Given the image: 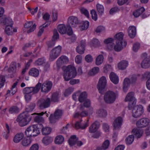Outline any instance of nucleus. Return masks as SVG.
Here are the masks:
<instances>
[{
	"label": "nucleus",
	"mask_w": 150,
	"mask_h": 150,
	"mask_svg": "<svg viewBox=\"0 0 150 150\" xmlns=\"http://www.w3.org/2000/svg\"><path fill=\"white\" fill-rule=\"evenodd\" d=\"M125 101H136V99L134 97V93L133 92H130L128 93L125 99Z\"/></svg>",
	"instance_id": "bb28decb"
},
{
	"label": "nucleus",
	"mask_w": 150,
	"mask_h": 150,
	"mask_svg": "<svg viewBox=\"0 0 150 150\" xmlns=\"http://www.w3.org/2000/svg\"><path fill=\"white\" fill-rule=\"evenodd\" d=\"M141 66L144 69L150 67V57H146L144 59L141 63Z\"/></svg>",
	"instance_id": "5701e85b"
},
{
	"label": "nucleus",
	"mask_w": 150,
	"mask_h": 150,
	"mask_svg": "<svg viewBox=\"0 0 150 150\" xmlns=\"http://www.w3.org/2000/svg\"><path fill=\"white\" fill-rule=\"evenodd\" d=\"M59 93L57 92L54 93L52 95L51 102H58L59 101Z\"/></svg>",
	"instance_id": "4c0bfd02"
},
{
	"label": "nucleus",
	"mask_w": 150,
	"mask_h": 150,
	"mask_svg": "<svg viewBox=\"0 0 150 150\" xmlns=\"http://www.w3.org/2000/svg\"><path fill=\"white\" fill-rule=\"evenodd\" d=\"M28 132V127L25 130V134L27 136L26 137H25L22 142V144L24 146H27L28 145V142L27 138L28 135H27V132Z\"/></svg>",
	"instance_id": "49530a36"
},
{
	"label": "nucleus",
	"mask_w": 150,
	"mask_h": 150,
	"mask_svg": "<svg viewBox=\"0 0 150 150\" xmlns=\"http://www.w3.org/2000/svg\"><path fill=\"white\" fill-rule=\"evenodd\" d=\"M82 57L81 55H78L76 56L75 59V61L76 63L79 64L82 61Z\"/></svg>",
	"instance_id": "338daca9"
},
{
	"label": "nucleus",
	"mask_w": 150,
	"mask_h": 150,
	"mask_svg": "<svg viewBox=\"0 0 150 150\" xmlns=\"http://www.w3.org/2000/svg\"><path fill=\"white\" fill-rule=\"evenodd\" d=\"M23 93L24 95V97L27 103L28 102V87L24 88L23 90Z\"/></svg>",
	"instance_id": "864d4df0"
},
{
	"label": "nucleus",
	"mask_w": 150,
	"mask_h": 150,
	"mask_svg": "<svg viewBox=\"0 0 150 150\" xmlns=\"http://www.w3.org/2000/svg\"><path fill=\"white\" fill-rule=\"evenodd\" d=\"M59 34L56 29H55L54 30V34L52 37V40L55 41V40L59 39Z\"/></svg>",
	"instance_id": "13d9d810"
},
{
	"label": "nucleus",
	"mask_w": 150,
	"mask_h": 150,
	"mask_svg": "<svg viewBox=\"0 0 150 150\" xmlns=\"http://www.w3.org/2000/svg\"><path fill=\"white\" fill-rule=\"evenodd\" d=\"M62 114V110L57 109L54 112V115L51 114L49 117V120L50 123H54L56 122V120L58 119L61 117Z\"/></svg>",
	"instance_id": "9b49d317"
},
{
	"label": "nucleus",
	"mask_w": 150,
	"mask_h": 150,
	"mask_svg": "<svg viewBox=\"0 0 150 150\" xmlns=\"http://www.w3.org/2000/svg\"><path fill=\"white\" fill-rule=\"evenodd\" d=\"M145 11L143 7H141L133 12V15L135 18H137L141 15Z\"/></svg>",
	"instance_id": "c85d7f7f"
},
{
	"label": "nucleus",
	"mask_w": 150,
	"mask_h": 150,
	"mask_svg": "<svg viewBox=\"0 0 150 150\" xmlns=\"http://www.w3.org/2000/svg\"><path fill=\"white\" fill-rule=\"evenodd\" d=\"M77 141L76 136L75 135H73L71 136L70 138L68 140V143L71 146H73L76 144Z\"/></svg>",
	"instance_id": "f704fd0d"
},
{
	"label": "nucleus",
	"mask_w": 150,
	"mask_h": 150,
	"mask_svg": "<svg viewBox=\"0 0 150 150\" xmlns=\"http://www.w3.org/2000/svg\"><path fill=\"white\" fill-rule=\"evenodd\" d=\"M103 128L105 132H107L109 131L110 127L107 123H104L103 125Z\"/></svg>",
	"instance_id": "774afa93"
},
{
	"label": "nucleus",
	"mask_w": 150,
	"mask_h": 150,
	"mask_svg": "<svg viewBox=\"0 0 150 150\" xmlns=\"http://www.w3.org/2000/svg\"><path fill=\"white\" fill-rule=\"evenodd\" d=\"M83 106L86 108H89L91 106V101L89 99H87L83 101Z\"/></svg>",
	"instance_id": "0e129e2a"
},
{
	"label": "nucleus",
	"mask_w": 150,
	"mask_h": 150,
	"mask_svg": "<svg viewBox=\"0 0 150 150\" xmlns=\"http://www.w3.org/2000/svg\"><path fill=\"white\" fill-rule=\"evenodd\" d=\"M85 60L87 62L89 63L93 61V59L91 55L89 54L85 56Z\"/></svg>",
	"instance_id": "680f3d73"
},
{
	"label": "nucleus",
	"mask_w": 150,
	"mask_h": 150,
	"mask_svg": "<svg viewBox=\"0 0 150 150\" xmlns=\"http://www.w3.org/2000/svg\"><path fill=\"white\" fill-rule=\"evenodd\" d=\"M132 132L137 138H140L142 136L143 133L142 130L138 128L134 129Z\"/></svg>",
	"instance_id": "c756f323"
},
{
	"label": "nucleus",
	"mask_w": 150,
	"mask_h": 150,
	"mask_svg": "<svg viewBox=\"0 0 150 150\" xmlns=\"http://www.w3.org/2000/svg\"><path fill=\"white\" fill-rule=\"evenodd\" d=\"M68 21L69 24L68 26H70L72 27H76L79 23L77 18L73 16L69 17L68 19Z\"/></svg>",
	"instance_id": "f3484780"
},
{
	"label": "nucleus",
	"mask_w": 150,
	"mask_h": 150,
	"mask_svg": "<svg viewBox=\"0 0 150 150\" xmlns=\"http://www.w3.org/2000/svg\"><path fill=\"white\" fill-rule=\"evenodd\" d=\"M45 61V60L44 58H39L36 61L35 64L36 65H40L44 63Z\"/></svg>",
	"instance_id": "5fc2aeb1"
},
{
	"label": "nucleus",
	"mask_w": 150,
	"mask_h": 150,
	"mask_svg": "<svg viewBox=\"0 0 150 150\" xmlns=\"http://www.w3.org/2000/svg\"><path fill=\"white\" fill-rule=\"evenodd\" d=\"M88 121L89 120L88 119L87 120V122L83 125H81L80 123L79 122H76L75 125V128L76 129H78L80 128L82 129H85L88 126Z\"/></svg>",
	"instance_id": "cd10ccee"
},
{
	"label": "nucleus",
	"mask_w": 150,
	"mask_h": 150,
	"mask_svg": "<svg viewBox=\"0 0 150 150\" xmlns=\"http://www.w3.org/2000/svg\"><path fill=\"white\" fill-rule=\"evenodd\" d=\"M117 96V94L115 92L111 91H108L105 93L103 99L106 103L111 104L115 101Z\"/></svg>",
	"instance_id": "39448f33"
},
{
	"label": "nucleus",
	"mask_w": 150,
	"mask_h": 150,
	"mask_svg": "<svg viewBox=\"0 0 150 150\" xmlns=\"http://www.w3.org/2000/svg\"><path fill=\"white\" fill-rule=\"evenodd\" d=\"M134 140V136L133 135L129 136L125 139L126 143L127 145H130Z\"/></svg>",
	"instance_id": "a18cd8bd"
},
{
	"label": "nucleus",
	"mask_w": 150,
	"mask_h": 150,
	"mask_svg": "<svg viewBox=\"0 0 150 150\" xmlns=\"http://www.w3.org/2000/svg\"><path fill=\"white\" fill-rule=\"evenodd\" d=\"M80 11L81 13L85 15L87 17H89V13L88 10L84 8H81Z\"/></svg>",
	"instance_id": "e2e57ef3"
},
{
	"label": "nucleus",
	"mask_w": 150,
	"mask_h": 150,
	"mask_svg": "<svg viewBox=\"0 0 150 150\" xmlns=\"http://www.w3.org/2000/svg\"><path fill=\"white\" fill-rule=\"evenodd\" d=\"M113 42V39L112 38H108L105 40L104 42L106 44H109L108 47V48L110 50H111L114 46V44L112 43Z\"/></svg>",
	"instance_id": "473e14b6"
},
{
	"label": "nucleus",
	"mask_w": 150,
	"mask_h": 150,
	"mask_svg": "<svg viewBox=\"0 0 150 150\" xmlns=\"http://www.w3.org/2000/svg\"><path fill=\"white\" fill-rule=\"evenodd\" d=\"M88 95L86 91H84L80 93L79 97L78 100L80 103H82L86 100L87 98Z\"/></svg>",
	"instance_id": "2f4dec72"
},
{
	"label": "nucleus",
	"mask_w": 150,
	"mask_h": 150,
	"mask_svg": "<svg viewBox=\"0 0 150 150\" xmlns=\"http://www.w3.org/2000/svg\"><path fill=\"white\" fill-rule=\"evenodd\" d=\"M149 120L147 118H143L138 120L136 122L137 127L139 128L145 127L150 123Z\"/></svg>",
	"instance_id": "ddd939ff"
},
{
	"label": "nucleus",
	"mask_w": 150,
	"mask_h": 150,
	"mask_svg": "<svg viewBox=\"0 0 150 150\" xmlns=\"http://www.w3.org/2000/svg\"><path fill=\"white\" fill-rule=\"evenodd\" d=\"M52 86V83L51 81H46L41 84V91L45 93H48L51 89Z\"/></svg>",
	"instance_id": "f8f14e48"
},
{
	"label": "nucleus",
	"mask_w": 150,
	"mask_h": 150,
	"mask_svg": "<svg viewBox=\"0 0 150 150\" xmlns=\"http://www.w3.org/2000/svg\"><path fill=\"white\" fill-rule=\"evenodd\" d=\"M100 42L98 40L96 39H93L91 41V45L95 47H98L100 45Z\"/></svg>",
	"instance_id": "4d7b16f0"
},
{
	"label": "nucleus",
	"mask_w": 150,
	"mask_h": 150,
	"mask_svg": "<svg viewBox=\"0 0 150 150\" xmlns=\"http://www.w3.org/2000/svg\"><path fill=\"white\" fill-rule=\"evenodd\" d=\"M40 103L39 107L40 109H43L49 107L50 105V99L47 98L45 99H42L40 100Z\"/></svg>",
	"instance_id": "4468645a"
},
{
	"label": "nucleus",
	"mask_w": 150,
	"mask_h": 150,
	"mask_svg": "<svg viewBox=\"0 0 150 150\" xmlns=\"http://www.w3.org/2000/svg\"><path fill=\"white\" fill-rule=\"evenodd\" d=\"M36 25L35 23L33 25V22L32 21H29V27L30 29H29V33L33 31L36 28Z\"/></svg>",
	"instance_id": "3c124183"
},
{
	"label": "nucleus",
	"mask_w": 150,
	"mask_h": 150,
	"mask_svg": "<svg viewBox=\"0 0 150 150\" xmlns=\"http://www.w3.org/2000/svg\"><path fill=\"white\" fill-rule=\"evenodd\" d=\"M100 125V123L99 122L95 121L89 127V132L91 133H95L98 129Z\"/></svg>",
	"instance_id": "a211bd4d"
},
{
	"label": "nucleus",
	"mask_w": 150,
	"mask_h": 150,
	"mask_svg": "<svg viewBox=\"0 0 150 150\" xmlns=\"http://www.w3.org/2000/svg\"><path fill=\"white\" fill-rule=\"evenodd\" d=\"M55 41H54L53 40H52L47 42V44L48 48H51L53 47L55 45Z\"/></svg>",
	"instance_id": "052dcab7"
},
{
	"label": "nucleus",
	"mask_w": 150,
	"mask_h": 150,
	"mask_svg": "<svg viewBox=\"0 0 150 150\" xmlns=\"http://www.w3.org/2000/svg\"><path fill=\"white\" fill-rule=\"evenodd\" d=\"M57 28L59 32L62 34L67 33L69 35H71L73 33L71 27L68 25H67V27H66L64 24H59L58 25Z\"/></svg>",
	"instance_id": "423d86ee"
},
{
	"label": "nucleus",
	"mask_w": 150,
	"mask_h": 150,
	"mask_svg": "<svg viewBox=\"0 0 150 150\" xmlns=\"http://www.w3.org/2000/svg\"><path fill=\"white\" fill-rule=\"evenodd\" d=\"M129 102L128 108L129 110H131L136 104V101Z\"/></svg>",
	"instance_id": "69168bd1"
},
{
	"label": "nucleus",
	"mask_w": 150,
	"mask_h": 150,
	"mask_svg": "<svg viewBox=\"0 0 150 150\" xmlns=\"http://www.w3.org/2000/svg\"><path fill=\"white\" fill-rule=\"evenodd\" d=\"M41 86V83L39 82L35 86V87H29V94L32 93V94H34L37 93L40 90ZM30 98L29 97V100Z\"/></svg>",
	"instance_id": "dca6fc26"
},
{
	"label": "nucleus",
	"mask_w": 150,
	"mask_h": 150,
	"mask_svg": "<svg viewBox=\"0 0 150 150\" xmlns=\"http://www.w3.org/2000/svg\"><path fill=\"white\" fill-rule=\"evenodd\" d=\"M144 112L143 106L140 105H137L132 110V115L134 118H138L141 116Z\"/></svg>",
	"instance_id": "9d476101"
},
{
	"label": "nucleus",
	"mask_w": 150,
	"mask_h": 150,
	"mask_svg": "<svg viewBox=\"0 0 150 150\" xmlns=\"http://www.w3.org/2000/svg\"><path fill=\"white\" fill-rule=\"evenodd\" d=\"M106 84L107 81L105 76H103L100 78L97 85V87L99 93L101 94H103L104 93Z\"/></svg>",
	"instance_id": "1a4fd4ad"
},
{
	"label": "nucleus",
	"mask_w": 150,
	"mask_h": 150,
	"mask_svg": "<svg viewBox=\"0 0 150 150\" xmlns=\"http://www.w3.org/2000/svg\"><path fill=\"white\" fill-rule=\"evenodd\" d=\"M62 69L64 71V78L65 81H68L76 76L77 73L76 69L73 66L69 65L63 67Z\"/></svg>",
	"instance_id": "7ed1b4c3"
},
{
	"label": "nucleus",
	"mask_w": 150,
	"mask_h": 150,
	"mask_svg": "<svg viewBox=\"0 0 150 150\" xmlns=\"http://www.w3.org/2000/svg\"><path fill=\"white\" fill-rule=\"evenodd\" d=\"M45 113L43 112L40 113H35L32 114L31 115H37L34 118V121L38 124L37 125H34L29 127V136H36L40 133V129L42 128L43 125L42 124L44 122L43 118L41 116Z\"/></svg>",
	"instance_id": "f257e3e1"
},
{
	"label": "nucleus",
	"mask_w": 150,
	"mask_h": 150,
	"mask_svg": "<svg viewBox=\"0 0 150 150\" xmlns=\"http://www.w3.org/2000/svg\"><path fill=\"white\" fill-rule=\"evenodd\" d=\"M128 65V61L123 60L119 63L118 67L120 69L123 70L126 68Z\"/></svg>",
	"instance_id": "a878e982"
},
{
	"label": "nucleus",
	"mask_w": 150,
	"mask_h": 150,
	"mask_svg": "<svg viewBox=\"0 0 150 150\" xmlns=\"http://www.w3.org/2000/svg\"><path fill=\"white\" fill-rule=\"evenodd\" d=\"M1 24L2 25L13 26V23L12 19L9 18L4 17L1 18Z\"/></svg>",
	"instance_id": "2eb2a0df"
},
{
	"label": "nucleus",
	"mask_w": 150,
	"mask_h": 150,
	"mask_svg": "<svg viewBox=\"0 0 150 150\" xmlns=\"http://www.w3.org/2000/svg\"><path fill=\"white\" fill-rule=\"evenodd\" d=\"M89 25V23L88 21H83L82 24L80 26L79 28L81 30H86L88 28Z\"/></svg>",
	"instance_id": "ea45409f"
},
{
	"label": "nucleus",
	"mask_w": 150,
	"mask_h": 150,
	"mask_svg": "<svg viewBox=\"0 0 150 150\" xmlns=\"http://www.w3.org/2000/svg\"><path fill=\"white\" fill-rule=\"evenodd\" d=\"M62 50V47L59 45L53 49L50 54V61H52L57 58L60 54Z\"/></svg>",
	"instance_id": "0eeeda50"
},
{
	"label": "nucleus",
	"mask_w": 150,
	"mask_h": 150,
	"mask_svg": "<svg viewBox=\"0 0 150 150\" xmlns=\"http://www.w3.org/2000/svg\"><path fill=\"white\" fill-rule=\"evenodd\" d=\"M16 63L15 62H12L10 65L8 69V72L10 73H14L16 71Z\"/></svg>",
	"instance_id": "e433bc0d"
},
{
	"label": "nucleus",
	"mask_w": 150,
	"mask_h": 150,
	"mask_svg": "<svg viewBox=\"0 0 150 150\" xmlns=\"http://www.w3.org/2000/svg\"><path fill=\"white\" fill-rule=\"evenodd\" d=\"M124 34L122 33H119L116 34L115 36L116 40V45L114 47V50L117 52L121 51L126 46L127 43L126 41L124 40L123 42Z\"/></svg>",
	"instance_id": "f03ea898"
},
{
	"label": "nucleus",
	"mask_w": 150,
	"mask_h": 150,
	"mask_svg": "<svg viewBox=\"0 0 150 150\" xmlns=\"http://www.w3.org/2000/svg\"><path fill=\"white\" fill-rule=\"evenodd\" d=\"M128 34L129 37L133 38L135 36L136 34V28L134 26H130L128 29Z\"/></svg>",
	"instance_id": "4be33fe9"
},
{
	"label": "nucleus",
	"mask_w": 150,
	"mask_h": 150,
	"mask_svg": "<svg viewBox=\"0 0 150 150\" xmlns=\"http://www.w3.org/2000/svg\"><path fill=\"white\" fill-rule=\"evenodd\" d=\"M39 71L35 68H31L29 72V74L35 77H38L39 76Z\"/></svg>",
	"instance_id": "7c9ffc66"
},
{
	"label": "nucleus",
	"mask_w": 150,
	"mask_h": 150,
	"mask_svg": "<svg viewBox=\"0 0 150 150\" xmlns=\"http://www.w3.org/2000/svg\"><path fill=\"white\" fill-rule=\"evenodd\" d=\"M20 109L16 106H13L11 107L9 110V112L10 114H16L19 113Z\"/></svg>",
	"instance_id": "79ce46f5"
},
{
	"label": "nucleus",
	"mask_w": 150,
	"mask_h": 150,
	"mask_svg": "<svg viewBox=\"0 0 150 150\" xmlns=\"http://www.w3.org/2000/svg\"><path fill=\"white\" fill-rule=\"evenodd\" d=\"M24 134L23 133H19L17 134L14 137L13 141L16 143H19L23 138Z\"/></svg>",
	"instance_id": "b1692460"
},
{
	"label": "nucleus",
	"mask_w": 150,
	"mask_h": 150,
	"mask_svg": "<svg viewBox=\"0 0 150 150\" xmlns=\"http://www.w3.org/2000/svg\"><path fill=\"white\" fill-rule=\"evenodd\" d=\"M110 78L111 81L115 84L118 83L119 79L118 76L114 72H112L110 75Z\"/></svg>",
	"instance_id": "393cba45"
},
{
	"label": "nucleus",
	"mask_w": 150,
	"mask_h": 150,
	"mask_svg": "<svg viewBox=\"0 0 150 150\" xmlns=\"http://www.w3.org/2000/svg\"><path fill=\"white\" fill-rule=\"evenodd\" d=\"M13 26H6L5 28V31L7 34L10 35L12 33Z\"/></svg>",
	"instance_id": "603ef678"
},
{
	"label": "nucleus",
	"mask_w": 150,
	"mask_h": 150,
	"mask_svg": "<svg viewBox=\"0 0 150 150\" xmlns=\"http://www.w3.org/2000/svg\"><path fill=\"white\" fill-rule=\"evenodd\" d=\"M97 10L99 14L102 15L104 11V8L103 5L98 4L96 5Z\"/></svg>",
	"instance_id": "8fccbe9b"
},
{
	"label": "nucleus",
	"mask_w": 150,
	"mask_h": 150,
	"mask_svg": "<svg viewBox=\"0 0 150 150\" xmlns=\"http://www.w3.org/2000/svg\"><path fill=\"white\" fill-rule=\"evenodd\" d=\"M42 131L43 134L47 135L50 133L51 129L50 127H47L44 128H42Z\"/></svg>",
	"instance_id": "09e8293b"
},
{
	"label": "nucleus",
	"mask_w": 150,
	"mask_h": 150,
	"mask_svg": "<svg viewBox=\"0 0 150 150\" xmlns=\"http://www.w3.org/2000/svg\"><path fill=\"white\" fill-rule=\"evenodd\" d=\"M122 119L120 117H117L113 123L114 127L115 129L120 128L122 124Z\"/></svg>",
	"instance_id": "412c9836"
},
{
	"label": "nucleus",
	"mask_w": 150,
	"mask_h": 150,
	"mask_svg": "<svg viewBox=\"0 0 150 150\" xmlns=\"http://www.w3.org/2000/svg\"><path fill=\"white\" fill-rule=\"evenodd\" d=\"M64 140V137L62 135H59L56 137L54 142L55 144H62Z\"/></svg>",
	"instance_id": "37998d69"
},
{
	"label": "nucleus",
	"mask_w": 150,
	"mask_h": 150,
	"mask_svg": "<svg viewBox=\"0 0 150 150\" xmlns=\"http://www.w3.org/2000/svg\"><path fill=\"white\" fill-rule=\"evenodd\" d=\"M92 19L95 21L97 19V15L96 11L94 10H92L91 11Z\"/></svg>",
	"instance_id": "bf43d9fd"
},
{
	"label": "nucleus",
	"mask_w": 150,
	"mask_h": 150,
	"mask_svg": "<svg viewBox=\"0 0 150 150\" xmlns=\"http://www.w3.org/2000/svg\"><path fill=\"white\" fill-rule=\"evenodd\" d=\"M69 62V59L66 56L62 55L59 57L57 61V64L58 66H60L63 64H66Z\"/></svg>",
	"instance_id": "6ab92c4d"
},
{
	"label": "nucleus",
	"mask_w": 150,
	"mask_h": 150,
	"mask_svg": "<svg viewBox=\"0 0 150 150\" xmlns=\"http://www.w3.org/2000/svg\"><path fill=\"white\" fill-rule=\"evenodd\" d=\"M85 40H81L80 45H78L76 49V51L80 54H83L84 53L85 50Z\"/></svg>",
	"instance_id": "aec40b11"
},
{
	"label": "nucleus",
	"mask_w": 150,
	"mask_h": 150,
	"mask_svg": "<svg viewBox=\"0 0 150 150\" xmlns=\"http://www.w3.org/2000/svg\"><path fill=\"white\" fill-rule=\"evenodd\" d=\"M96 113L98 116L100 117H105L107 115V111L103 109L97 110Z\"/></svg>",
	"instance_id": "72a5a7b5"
},
{
	"label": "nucleus",
	"mask_w": 150,
	"mask_h": 150,
	"mask_svg": "<svg viewBox=\"0 0 150 150\" xmlns=\"http://www.w3.org/2000/svg\"><path fill=\"white\" fill-rule=\"evenodd\" d=\"M110 144V142L108 140H106L103 142L102 146L101 147H98L97 148L98 150H102V149L106 150L107 149Z\"/></svg>",
	"instance_id": "58836bf2"
},
{
	"label": "nucleus",
	"mask_w": 150,
	"mask_h": 150,
	"mask_svg": "<svg viewBox=\"0 0 150 150\" xmlns=\"http://www.w3.org/2000/svg\"><path fill=\"white\" fill-rule=\"evenodd\" d=\"M16 121L21 127L25 126L28 124V111L27 108L26 109L25 111L18 116Z\"/></svg>",
	"instance_id": "20e7f679"
},
{
	"label": "nucleus",
	"mask_w": 150,
	"mask_h": 150,
	"mask_svg": "<svg viewBox=\"0 0 150 150\" xmlns=\"http://www.w3.org/2000/svg\"><path fill=\"white\" fill-rule=\"evenodd\" d=\"M99 71V68L98 67H95L89 71L88 74L90 76H93L97 74Z\"/></svg>",
	"instance_id": "c03bdc74"
},
{
	"label": "nucleus",
	"mask_w": 150,
	"mask_h": 150,
	"mask_svg": "<svg viewBox=\"0 0 150 150\" xmlns=\"http://www.w3.org/2000/svg\"><path fill=\"white\" fill-rule=\"evenodd\" d=\"M53 141L52 138L49 136H45L43 138L42 142L44 144L47 145L51 143Z\"/></svg>",
	"instance_id": "c9c22d12"
},
{
	"label": "nucleus",
	"mask_w": 150,
	"mask_h": 150,
	"mask_svg": "<svg viewBox=\"0 0 150 150\" xmlns=\"http://www.w3.org/2000/svg\"><path fill=\"white\" fill-rule=\"evenodd\" d=\"M137 79L136 75L134 74L131 76L129 79L125 78L124 81L123 90L125 92H126L128 90V88L129 86V83H132L135 82Z\"/></svg>",
	"instance_id": "6e6552de"
},
{
	"label": "nucleus",
	"mask_w": 150,
	"mask_h": 150,
	"mask_svg": "<svg viewBox=\"0 0 150 150\" xmlns=\"http://www.w3.org/2000/svg\"><path fill=\"white\" fill-rule=\"evenodd\" d=\"M74 90V88L73 87H69L65 91L64 93V95L65 96H67L70 94Z\"/></svg>",
	"instance_id": "6e6d98bb"
},
{
	"label": "nucleus",
	"mask_w": 150,
	"mask_h": 150,
	"mask_svg": "<svg viewBox=\"0 0 150 150\" xmlns=\"http://www.w3.org/2000/svg\"><path fill=\"white\" fill-rule=\"evenodd\" d=\"M104 57L103 55L100 54L96 58V64L97 65H99L102 64L103 61Z\"/></svg>",
	"instance_id": "a19ab883"
},
{
	"label": "nucleus",
	"mask_w": 150,
	"mask_h": 150,
	"mask_svg": "<svg viewBox=\"0 0 150 150\" xmlns=\"http://www.w3.org/2000/svg\"><path fill=\"white\" fill-rule=\"evenodd\" d=\"M49 24L50 23L48 24V23H46L43 24L42 26H40L39 27L40 30L38 34V36H40L41 35L44 30V28L48 26Z\"/></svg>",
	"instance_id": "de8ad7c7"
}]
</instances>
